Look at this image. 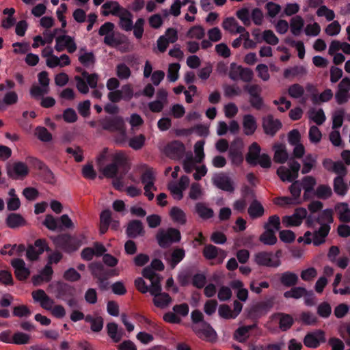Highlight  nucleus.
Masks as SVG:
<instances>
[{
    "label": "nucleus",
    "instance_id": "nucleus-1",
    "mask_svg": "<svg viewBox=\"0 0 350 350\" xmlns=\"http://www.w3.org/2000/svg\"><path fill=\"white\" fill-rule=\"evenodd\" d=\"M88 267L93 278L97 280L99 288L103 291L108 288V280L110 278L119 275L118 269L107 268L100 262H91Z\"/></svg>",
    "mask_w": 350,
    "mask_h": 350
},
{
    "label": "nucleus",
    "instance_id": "nucleus-2",
    "mask_svg": "<svg viewBox=\"0 0 350 350\" xmlns=\"http://www.w3.org/2000/svg\"><path fill=\"white\" fill-rule=\"evenodd\" d=\"M129 169L125 155L122 152H118L114 154L112 162L103 168V174L106 178H113L119 175V172L126 174Z\"/></svg>",
    "mask_w": 350,
    "mask_h": 350
},
{
    "label": "nucleus",
    "instance_id": "nucleus-3",
    "mask_svg": "<svg viewBox=\"0 0 350 350\" xmlns=\"http://www.w3.org/2000/svg\"><path fill=\"white\" fill-rule=\"evenodd\" d=\"M265 232L259 237V241L267 245H273L277 243L275 232L281 228L280 219L278 215H273L269 217L268 221L264 225Z\"/></svg>",
    "mask_w": 350,
    "mask_h": 350
},
{
    "label": "nucleus",
    "instance_id": "nucleus-4",
    "mask_svg": "<svg viewBox=\"0 0 350 350\" xmlns=\"http://www.w3.org/2000/svg\"><path fill=\"white\" fill-rule=\"evenodd\" d=\"M55 245L66 253L75 252L81 245V241L70 234H60L53 239Z\"/></svg>",
    "mask_w": 350,
    "mask_h": 350
},
{
    "label": "nucleus",
    "instance_id": "nucleus-5",
    "mask_svg": "<svg viewBox=\"0 0 350 350\" xmlns=\"http://www.w3.org/2000/svg\"><path fill=\"white\" fill-rule=\"evenodd\" d=\"M156 239L161 247L167 248L173 243L179 242L181 239V234L178 229L169 228L166 231L160 230L157 234Z\"/></svg>",
    "mask_w": 350,
    "mask_h": 350
},
{
    "label": "nucleus",
    "instance_id": "nucleus-6",
    "mask_svg": "<svg viewBox=\"0 0 350 350\" xmlns=\"http://www.w3.org/2000/svg\"><path fill=\"white\" fill-rule=\"evenodd\" d=\"M51 252L48 243L44 239H36L34 244H29L27 247L26 257L29 261L33 262L38 260L40 256L44 252Z\"/></svg>",
    "mask_w": 350,
    "mask_h": 350
},
{
    "label": "nucleus",
    "instance_id": "nucleus-7",
    "mask_svg": "<svg viewBox=\"0 0 350 350\" xmlns=\"http://www.w3.org/2000/svg\"><path fill=\"white\" fill-rule=\"evenodd\" d=\"M288 166L290 169L284 166H281L277 170V174L283 182H293L299 176L298 172L301 166L297 161H290Z\"/></svg>",
    "mask_w": 350,
    "mask_h": 350
},
{
    "label": "nucleus",
    "instance_id": "nucleus-8",
    "mask_svg": "<svg viewBox=\"0 0 350 350\" xmlns=\"http://www.w3.org/2000/svg\"><path fill=\"white\" fill-rule=\"evenodd\" d=\"M6 170L8 177L13 180H23L29 172L27 165L22 161L8 165Z\"/></svg>",
    "mask_w": 350,
    "mask_h": 350
},
{
    "label": "nucleus",
    "instance_id": "nucleus-9",
    "mask_svg": "<svg viewBox=\"0 0 350 350\" xmlns=\"http://www.w3.org/2000/svg\"><path fill=\"white\" fill-rule=\"evenodd\" d=\"M193 332L197 336L207 342H214L217 340V335L215 329L207 322L193 327Z\"/></svg>",
    "mask_w": 350,
    "mask_h": 350
},
{
    "label": "nucleus",
    "instance_id": "nucleus-10",
    "mask_svg": "<svg viewBox=\"0 0 350 350\" xmlns=\"http://www.w3.org/2000/svg\"><path fill=\"white\" fill-rule=\"evenodd\" d=\"M164 151L169 158L174 160H180L185 155V146L182 142L173 140L165 146Z\"/></svg>",
    "mask_w": 350,
    "mask_h": 350
},
{
    "label": "nucleus",
    "instance_id": "nucleus-11",
    "mask_svg": "<svg viewBox=\"0 0 350 350\" xmlns=\"http://www.w3.org/2000/svg\"><path fill=\"white\" fill-rule=\"evenodd\" d=\"M255 262L259 265L267 267L277 268L281 265L280 259H274L272 252H259L254 256Z\"/></svg>",
    "mask_w": 350,
    "mask_h": 350
},
{
    "label": "nucleus",
    "instance_id": "nucleus-12",
    "mask_svg": "<svg viewBox=\"0 0 350 350\" xmlns=\"http://www.w3.org/2000/svg\"><path fill=\"white\" fill-rule=\"evenodd\" d=\"M212 183L213 185L222 191L230 193L234 191V182L226 173L215 174L212 178Z\"/></svg>",
    "mask_w": 350,
    "mask_h": 350
},
{
    "label": "nucleus",
    "instance_id": "nucleus-13",
    "mask_svg": "<svg viewBox=\"0 0 350 350\" xmlns=\"http://www.w3.org/2000/svg\"><path fill=\"white\" fill-rule=\"evenodd\" d=\"M273 306V299L272 298L259 301L252 306L249 312V315L252 319H258L267 314Z\"/></svg>",
    "mask_w": 350,
    "mask_h": 350
},
{
    "label": "nucleus",
    "instance_id": "nucleus-14",
    "mask_svg": "<svg viewBox=\"0 0 350 350\" xmlns=\"http://www.w3.org/2000/svg\"><path fill=\"white\" fill-rule=\"evenodd\" d=\"M99 125L105 131L109 132H116L120 129L125 124L122 117L120 116H105L98 120Z\"/></svg>",
    "mask_w": 350,
    "mask_h": 350
},
{
    "label": "nucleus",
    "instance_id": "nucleus-15",
    "mask_svg": "<svg viewBox=\"0 0 350 350\" xmlns=\"http://www.w3.org/2000/svg\"><path fill=\"white\" fill-rule=\"evenodd\" d=\"M282 126L279 119H275L272 115H268L262 118V129L267 135L273 137Z\"/></svg>",
    "mask_w": 350,
    "mask_h": 350
},
{
    "label": "nucleus",
    "instance_id": "nucleus-16",
    "mask_svg": "<svg viewBox=\"0 0 350 350\" xmlns=\"http://www.w3.org/2000/svg\"><path fill=\"white\" fill-rule=\"evenodd\" d=\"M32 164L38 168L41 173L43 180L49 184H54L55 182L54 174L49 167L42 161L36 159H31Z\"/></svg>",
    "mask_w": 350,
    "mask_h": 350
},
{
    "label": "nucleus",
    "instance_id": "nucleus-17",
    "mask_svg": "<svg viewBox=\"0 0 350 350\" xmlns=\"http://www.w3.org/2000/svg\"><path fill=\"white\" fill-rule=\"evenodd\" d=\"M11 265L14 269L16 278L21 281L25 280L30 275V270L25 267V261L21 258H14Z\"/></svg>",
    "mask_w": 350,
    "mask_h": 350
},
{
    "label": "nucleus",
    "instance_id": "nucleus-18",
    "mask_svg": "<svg viewBox=\"0 0 350 350\" xmlns=\"http://www.w3.org/2000/svg\"><path fill=\"white\" fill-rule=\"evenodd\" d=\"M126 234L129 238L135 239L145 234L143 224L141 221L133 219L128 223Z\"/></svg>",
    "mask_w": 350,
    "mask_h": 350
},
{
    "label": "nucleus",
    "instance_id": "nucleus-19",
    "mask_svg": "<svg viewBox=\"0 0 350 350\" xmlns=\"http://www.w3.org/2000/svg\"><path fill=\"white\" fill-rule=\"evenodd\" d=\"M76 295V289L74 286L64 282H58L56 287V297L65 301L70 297Z\"/></svg>",
    "mask_w": 350,
    "mask_h": 350
},
{
    "label": "nucleus",
    "instance_id": "nucleus-20",
    "mask_svg": "<svg viewBox=\"0 0 350 350\" xmlns=\"http://www.w3.org/2000/svg\"><path fill=\"white\" fill-rule=\"evenodd\" d=\"M331 229L329 224H321L318 230L313 233L312 243L314 245L319 246L325 241V238L328 235Z\"/></svg>",
    "mask_w": 350,
    "mask_h": 350
},
{
    "label": "nucleus",
    "instance_id": "nucleus-21",
    "mask_svg": "<svg viewBox=\"0 0 350 350\" xmlns=\"http://www.w3.org/2000/svg\"><path fill=\"white\" fill-rule=\"evenodd\" d=\"M102 8L105 10L103 12L104 16H108L111 14L113 16H118L124 12L126 9L120 6L117 1H109L105 2L103 5Z\"/></svg>",
    "mask_w": 350,
    "mask_h": 350
},
{
    "label": "nucleus",
    "instance_id": "nucleus-22",
    "mask_svg": "<svg viewBox=\"0 0 350 350\" xmlns=\"http://www.w3.org/2000/svg\"><path fill=\"white\" fill-rule=\"evenodd\" d=\"M120 18L119 25L120 27L126 31H130L133 28V14L128 10H124L120 16H118Z\"/></svg>",
    "mask_w": 350,
    "mask_h": 350
},
{
    "label": "nucleus",
    "instance_id": "nucleus-23",
    "mask_svg": "<svg viewBox=\"0 0 350 350\" xmlns=\"http://www.w3.org/2000/svg\"><path fill=\"white\" fill-rule=\"evenodd\" d=\"M324 333L320 331L318 334H308L304 339V345L310 348H317L321 342H325Z\"/></svg>",
    "mask_w": 350,
    "mask_h": 350
},
{
    "label": "nucleus",
    "instance_id": "nucleus-24",
    "mask_svg": "<svg viewBox=\"0 0 350 350\" xmlns=\"http://www.w3.org/2000/svg\"><path fill=\"white\" fill-rule=\"evenodd\" d=\"M280 282L285 287H293L298 284L299 277L295 273L287 271L280 275Z\"/></svg>",
    "mask_w": 350,
    "mask_h": 350
},
{
    "label": "nucleus",
    "instance_id": "nucleus-25",
    "mask_svg": "<svg viewBox=\"0 0 350 350\" xmlns=\"http://www.w3.org/2000/svg\"><path fill=\"white\" fill-rule=\"evenodd\" d=\"M260 146L256 142L252 143L249 147V151L245 157L246 161L251 165H256L258 157L260 156Z\"/></svg>",
    "mask_w": 350,
    "mask_h": 350
},
{
    "label": "nucleus",
    "instance_id": "nucleus-26",
    "mask_svg": "<svg viewBox=\"0 0 350 350\" xmlns=\"http://www.w3.org/2000/svg\"><path fill=\"white\" fill-rule=\"evenodd\" d=\"M243 127L245 135L250 136L254 133L257 129L255 118L251 114H246L243 118Z\"/></svg>",
    "mask_w": 350,
    "mask_h": 350
},
{
    "label": "nucleus",
    "instance_id": "nucleus-27",
    "mask_svg": "<svg viewBox=\"0 0 350 350\" xmlns=\"http://www.w3.org/2000/svg\"><path fill=\"white\" fill-rule=\"evenodd\" d=\"M6 225L12 229L18 228L26 224L25 218L18 213H10L5 219Z\"/></svg>",
    "mask_w": 350,
    "mask_h": 350
},
{
    "label": "nucleus",
    "instance_id": "nucleus-28",
    "mask_svg": "<svg viewBox=\"0 0 350 350\" xmlns=\"http://www.w3.org/2000/svg\"><path fill=\"white\" fill-rule=\"evenodd\" d=\"M335 211L338 215V219L341 222H350V208L346 202H338L335 206Z\"/></svg>",
    "mask_w": 350,
    "mask_h": 350
},
{
    "label": "nucleus",
    "instance_id": "nucleus-29",
    "mask_svg": "<svg viewBox=\"0 0 350 350\" xmlns=\"http://www.w3.org/2000/svg\"><path fill=\"white\" fill-rule=\"evenodd\" d=\"M273 317H279V327L283 332L288 330L294 323L293 317L288 314L278 312Z\"/></svg>",
    "mask_w": 350,
    "mask_h": 350
},
{
    "label": "nucleus",
    "instance_id": "nucleus-30",
    "mask_svg": "<svg viewBox=\"0 0 350 350\" xmlns=\"http://www.w3.org/2000/svg\"><path fill=\"white\" fill-rule=\"evenodd\" d=\"M248 214L252 219H256L262 217L265 213V209L261 203L257 200H254L247 210Z\"/></svg>",
    "mask_w": 350,
    "mask_h": 350
},
{
    "label": "nucleus",
    "instance_id": "nucleus-31",
    "mask_svg": "<svg viewBox=\"0 0 350 350\" xmlns=\"http://www.w3.org/2000/svg\"><path fill=\"white\" fill-rule=\"evenodd\" d=\"M195 210L199 217L203 219H211L214 215L213 210L208 207L204 202L196 203Z\"/></svg>",
    "mask_w": 350,
    "mask_h": 350
},
{
    "label": "nucleus",
    "instance_id": "nucleus-32",
    "mask_svg": "<svg viewBox=\"0 0 350 350\" xmlns=\"http://www.w3.org/2000/svg\"><path fill=\"white\" fill-rule=\"evenodd\" d=\"M333 187L334 192L341 196L346 195L349 189L347 184L345 183L344 178L341 176L334 178Z\"/></svg>",
    "mask_w": 350,
    "mask_h": 350
},
{
    "label": "nucleus",
    "instance_id": "nucleus-33",
    "mask_svg": "<svg viewBox=\"0 0 350 350\" xmlns=\"http://www.w3.org/2000/svg\"><path fill=\"white\" fill-rule=\"evenodd\" d=\"M185 256L183 248H176L171 254L170 258H166L172 268H174Z\"/></svg>",
    "mask_w": 350,
    "mask_h": 350
},
{
    "label": "nucleus",
    "instance_id": "nucleus-34",
    "mask_svg": "<svg viewBox=\"0 0 350 350\" xmlns=\"http://www.w3.org/2000/svg\"><path fill=\"white\" fill-rule=\"evenodd\" d=\"M172 301V297L167 293H161L154 297L153 303L159 308H166Z\"/></svg>",
    "mask_w": 350,
    "mask_h": 350
},
{
    "label": "nucleus",
    "instance_id": "nucleus-35",
    "mask_svg": "<svg viewBox=\"0 0 350 350\" xmlns=\"http://www.w3.org/2000/svg\"><path fill=\"white\" fill-rule=\"evenodd\" d=\"M333 215L334 212L332 208L324 209L317 217L316 223L320 225L329 224L330 226L334 221Z\"/></svg>",
    "mask_w": 350,
    "mask_h": 350
},
{
    "label": "nucleus",
    "instance_id": "nucleus-36",
    "mask_svg": "<svg viewBox=\"0 0 350 350\" xmlns=\"http://www.w3.org/2000/svg\"><path fill=\"white\" fill-rule=\"evenodd\" d=\"M304 25V19L300 16L297 15L293 17L291 20V31L292 33L295 36H299Z\"/></svg>",
    "mask_w": 350,
    "mask_h": 350
},
{
    "label": "nucleus",
    "instance_id": "nucleus-37",
    "mask_svg": "<svg viewBox=\"0 0 350 350\" xmlns=\"http://www.w3.org/2000/svg\"><path fill=\"white\" fill-rule=\"evenodd\" d=\"M308 293V291L304 287L301 286H293L291 290L284 292V297L285 298H294L299 299Z\"/></svg>",
    "mask_w": 350,
    "mask_h": 350
},
{
    "label": "nucleus",
    "instance_id": "nucleus-38",
    "mask_svg": "<svg viewBox=\"0 0 350 350\" xmlns=\"http://www.w3.org/2000/svg\"><path fill=\"white\" fill-rule=\"evenodd\" d=\"M170 215L174 221L180 224H185L186 223V215L183 210L180 208L174 206L171 208Z\"/></svg>",
    "mask_w": 350,
    "mask_h": 350
},
{
    "label": "nucleus",
    "instance_id": "nucleus-39",
    "mask_svg": "<svg viewBox=\"0 0 350 350\" xmlns=\"http://www.w3.org/2000/svg\"><path fill=\"white\" fill-rule=\"evenodd\" d=\"M316 196L322 200H327L332 196V190L327 185H319L316 191Z\"/></svg>",
    "mask_w": 350,
    "mask_h": 350
},
{
    "label": "nucleus",
    "instance_id": "nucleus-40",
    "mask_svg": "<svg viewBox=\"0 0 350 350\" xmlns=\"http://www.w3.org/2000/svg\"><path fill=\"white\" fill-rule=\"evenodd\" d=\"M333 97V92L330 89H326L319 96L314 94L312 96L311 100L314 104H318L320 102H327Z\"/></svg>",
    "mask_w": 350,
    "mask_h": 350
},
{
    "label": "nucleus",
    "instance_id": "nucleus-41",
    "mask_svg": "<svg viewBox=\"0 0 350 350\" xmlns=\"http://www.w3.org/2000/svg\"><path fill=\"white\" fill-rule=\"evenodd\" d=\"M310 118L317 125H321L326 120L325 115L322 109L316 110L311 109L309 111Z\"/></svg>",
    "mask_w": 350,
    "mask_h": 350
},
{
    "label": "nucleus",
    "instance_id": "nucleus-42",
    "mask_svg": "<svg viewBox=\"0 0 350 350\" xmlns=\"http://www.w3.org/2000/svg\"><path fill=\"white\" fill-rule=\"evenodd\" d=\"M220 250V248H218L217 247L209 244L206 245L202 251L203 256L205 258L208 260H213L215 259L217 256L219 255V251Z\"/></svg>",
    "mask_w": 350,
    "mask_h": 350
},
{
    "label": "nucleus",
    "instance_id": "nucleus-43",
    "mask_svg": "<svg viewBox=\"0 0 350 350\" xmlns=\"http://www.w3.org/2000/svg\"><path fill=\"white\" fill-rule=\"evenodd\" d=\"M345 116V111L342 109L336 110L332 116V129L336 130L342 125Z\"/></svg>",
    "mask_w": 350,
    "mask_h": 350
},
{
    "label": "nucleus",
    "instance_id": "nucleus-44",
    "mask_svg": "<svg viewBox=\"0 0 350 350\" xmlns=\"http://www.w3.org/2000/svg\"><path fill=\"white\" fill-rule=\"evenodd\" d=\"M107 334L115 342H118L122 338V334L118 332V325L116 323H109L107 325Z\"/></svg>",
    "mask_w": 350,
    "mask_h": 350
},
{
    "label": "nucleus",
    "instance_id": "nucleus-45",
    "mask_svg": "<svg viewBox=\"0 0 350 350\" xmlns=\"http://www.w3.org/2000/svg\"><path fill=\"white\" fill-rule=\"evenodd\" d=\"M317 158L311 154L306 156L301 169V173L306 174L309 173L315 165Z\"/></svg>",
    "mask_w": 350,
    "mask_h": 350
},
{
    "label": "nucleus",
    "instance_id": "nucleus-46",
    "mask_svg": "<svg viewBox=\"0 0 350 350\" xmlns=\"http://www.w3.org/2000/svg\"><path fill=\"white\" fill-rule=\"evenodd\" d=\"M277 148L274 153V160L279 163H284L288 159V153L286 150L282 147L281 145L274 146Z\"/></svg>",
    "mask_w": 350,
    "mask_h": 350
},
{
    "label": "nucleus",
    "instance_id": "nucleus-47",
    "mask_svg": "<svg viewBox=\"0 0 350 350\" xmlns=\"http://www.w3.org/2000/svg\"><path fill=\"white\" fill-rule=\"evenodd\" d=\"M204 142L202 140L198 141L194 145V152L196 154L194 159L196 160L198 163H202L204 159L205 154L204 152Z\"/></svg>",
    "mask_w": 350,
    "mask_h": 350
},
{
    "label": "nucleus",
    "instance_id": "nucleus-48",
    "mask_svg": "<svg viewBox=\"0 0 350 350\" xmlns=\"http://www.w3.org/2000/svg\"><path fill=\"white\" fill-rule=\"evenodd\" d=\"M42 224L49 230L52 231H55L58 228H60L58 220L55 219L52 215L50 214L46 215Z\"/></svg>",
    "mask_w": 350,
    "mask_h": 350
},
{
    "label": "nucleus",
    "instance_id": "nucleus-49",
    "mask_svg": "<svg viewBox=\"0 0 350 350\" xmlns=\"http://www.w3.org/2000/svg\"><path fill=\"white\" fill-rule=\"evenodd\" d=\"M301 186L306 192H312L316 185V179L311 176H306L302 178Z\"/></svg>",
    "mask_w": 350,
    "mask_h": 350
},
{
    "label": "nucleus",
    "instance_id": "nucleus-50",
    "mask_svg": "<svg viewBox=\"0 0 350 350\" xmlns=\"http://www.w3.org/2000/svg\"><path fill=\"white\" fill-rule=\"evenodd\" d=\"M180 65L178 63H172L169 65L167 79L170 82H175L178 79V71Z\"/></svg>",
    "mask_w": 350,
    "mask_h": 350
},
{
    "label": "nucleus",
    "instance_id": "nucleus-51",
    "mask_svg": "<svg viewBox=\"0 0 350 350\" xmlns=\"http://www.w3.org/2000/svg\"><path fill=\"white\" fill-rule=\"evenodd\" d=\"M203 195V191L201 188V185L198 183H193L191 184L189 196L191 200H197L202 198Z\"/></svg>",
    "mask_w": 350,
    "mask_h": 350
},
{
    "label": "nucleus",
    "instance_id": "nucleus-52",
    "mask_svg": "<svg viewBox=\"0 0 350 350\" xmlns=\"http://www.w3.org/2000/svg\"><path fill=\"white\" fill-rule=\"evenodd\" d=\"M36 135L40 141L44 142H49L52 139L51 133L44 126H38L36 129Z\"/></svg>",
    "mask_w": 350,
    "mask_h": 350
},
{
    "label": "nucleus",
    "instance_id": "nucleus-53",
    "mask_svg": "<svg viewBox=\"0 0 350 350\" xmlns=\"http://www.w3.org/2000/svg\"><path fill=\"white\" fill-rule=\"evenodd\" d=\"M145 139V136L142 134H140L137 136L131 138L129 145L134 150H140L144 145Z\"/></svg>",
    "mask_w": 350,
    "mask_h": 350
},
{
    "label": "nucleus",
    "instance_id": "nucleus-54",
    "mask_svg": "<svg viewBox=\"0 0 350 350\" xmlns=\"http://www.w3.org/2000/svg\"><path fill=\"white\" fill-rule=\"evenodd\" d=\"M197 163H198L196 162V160L194 159L191 154L189 156H187L183 163L184 171L187 174L191 173L193 170L196 169Z\"/></svg>",
    "mask_w": 350,
    "mask_h": 350
},
{
    "label": "nucleus",
    "instance_id": "nucleus-55",
    "mask_svg": "<svg viewBox=\"0 0 350 350\" xmlns=\"http://www.w3.org/2000/svg\"><path fill=\"white\" fill-rule=\"evenodd\" d=\"M30 336L27 334L18 332L12 336V343L16 345H25L29 342Z\"/></svg>",
    "mask_w": 350,
    "mask_h": 350
},
{
    "label": "nucleus",
    "instance_id": "nucleus-56",
    "mask_svg": "<svg viewBox=\"0 0 350 350\" xmlns=\"http://www.w3.org/2000/svg\"><path fill=\"white\" fill-rule=\"evenodd\" d=\"M288 92L291 97L299 98L304 95V89L301 85L295 83L289 86Z\"/></svg>",
    "mask_w": 350,
    "mask_h": 350
},
{
    "label": "nucleus",
    "instance_id": "nucleus-57",
    "mask_svg": "<svg viewBox=\"0 0 350 350\" xmlns=\"http://www.w3.org/2000/svg\"><path fill=\"white\" fill-rule=\"evenodd\" d=\"M154 176L152 170L149 168L147 169L141 176L142 183L145 185H149V187H154Z\"/></svg>",
    "mask_w": 350,
    "mask_h": 350
},
{
    "label": "nucleus",
    "instance_id": "nucleus-58",
    "mask_svg": "<svg viewBox=\"0 0 350 350\" xmlns=\"http://www.w3.org/2000/svg\"><path fill=\"white\" fill-rule=\"evenodd\" d=\"M116 74L120 79H127L130 77L131 72L126 64L122 63L117 65Z\"/></svg>",
    "mask_w": 350,
    "mask_h": 350
},
{
    "label": "nucleus",
    "instance_id": "nucleus-59",
    "mask_svg": "<svg viewBox=\"0 0 350 350\" xmlns=\"http://www.w3.org/2000/svg\"><path fill=\"white\" fill-rule=\"evenodd\" d=\"M31 312L25 305H19L13 308V315L17 317H28Z\"/></svg>",
    "mask_w": 350,
    "mask_h": 350
},
{
    "label": "nucleus",
    "instance_id": "nucleus-60",
    "mask_svg": "<svg viewBox=\"0 0 350 350\" xmlns=\"http://www.w3.org/2000/svg\"><path fill=\"white\" fill-rule=\"evenodd\" d=\"M145 20L143 18H138L133 25V34L137 39H141L143 36Z\"/></svg>",
    "mask_w": 350,
    "mask_h": 350
},
{
    "label": "nucleus",
    "instance_id": "nucleus-61",
    "mask_svg": "<svg viewBox=\"0 0 350 350\" xmlns=\"http://www.w3.org/2000/svg\"><path fill=\"white\" fill-rule=\"evenodd\" d=\"M291 183L292 184L289 187V191L293 197L292 198L295 200L296 202H300L299 197L301 191V183L299 180H293Z\"/></svg>",
    "mask_w": 350,
    "mask_h": 350
},
{
    "label": "nucleus",
    "instance_id": "nucleus-62",
    "mask_svg": "<svg viewBox=\"0 0 350 350\" xmlns=\"http://www.w3.org/2000/svg\"><path fill=\"white\" fill-rule=\"evenodd\" d=\"M79 61L85 67L94 64L96 61L95 56L92 52L85 53L79 57Z\"/></svg>",
    "mask_w": 350,
    "mask_h": 350
},
{
    "label": "nucleus",
    "instance_id": "nucleus-63",
    "mask_svg": "<svg viewBox=\"0 0 350 350\" xmlns=\"http://www.w3.org/2000/svg\"><path fill=\"white\" fill-rule=\"evenodd\" d=\"M300 321L305 325H314L317 322V317L310 312H303L300 314Z\"/></svg>",
    "mask_w": 350,
    "mask_h": 350
},
{
    "label": "nucleus",
    "instance_id": "nucleus-64",
    "mask_svg": "<svg viewBox=\"0 0 350 350\" xmlns=\"http://www.w3.org/2000/svg\"><path fill=\"white\" fill-rule=\"evenodd\" d=\"M187 35L191 38H195L196 39L200 40L204 36L205 32L204 28L202 26L196 25L189 29Z\"/></svg>",
    "mask_w": 350,
    "mask_h": 350
}]
</instances>
